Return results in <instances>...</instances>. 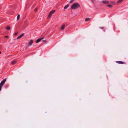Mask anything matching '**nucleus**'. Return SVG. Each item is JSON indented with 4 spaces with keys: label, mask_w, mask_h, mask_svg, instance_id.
<instances>
[{
    "label": "nucleus",
    "mask_w": 128,
    "mask_h": 128,
    "mask_svg": "<svg viewBox=\"0 0 128 128\" xmlns=\"http://www.w3.org/2000/svg\"><path fill=\"white\" fill-rule=\"evenodd\" d=\"M6 81V78L4 79L1 82H0V90H1L2 88V86L4 84L5 82Z\"/></svg>",
    "instance_id": "7ed1b4c3"
},
{
    "label": "nucleus",
    "mask_w": 128,
    "mask_h": 128,
    "mask_svg": "<svg viewBox=\"0 0 128 128\" xmlns=\"http://www.w3.org/2000/svg\"><path fill=\"white\" fill-rule=\"evenodd\" d=\"M43 42H46V41L45 40H43Z\"/></svg>",
    "instance_id": "6ab92c4d"
},
{
    "label": "nucleus",
    "mask_w": 128,
    "mask_h": 128,
    "mask_svg": "<svg viewBox=\"0 0 128 128\" xmlns=\"http://www.w3.org/2000/svg\"><path fill=\"white\" fill-rule=\"evenodd\" d=\"M6 29L8 30H9L10 29V26H8L6 28Z\"/></svg>",
    "instance_id": "4468645a"
},
{
    "label": "nucleus",
    "mask_w": 128,
    "mask_h": 128,
    "mask_svg": "<svg viewBox=\"0 0 128 128\" xmlns=\"http://www.w3.org/2000/svg\"><path fill=\"white\" fill-rule=\"evenodd\" d=\"M38 10V8H36L34 10V12H36Z\"/></svg>",
    "instance_id": "2eb2a0df"
},
{
    "label": "nucleus",
    "mask_w": 128,
    "mask_h": 128,
    "mask_svg": "<svg viewBox=\"0 0 128 128\" xmlns=\"http://www.w3.org/2000/svg\"><path fill=\"white\" fill-rule=\"evenodd\" d=\"M24 35V34H22L21 35L19 36H18L17 38V39H18L20 38H21V37H22Z\"/></svg>",
    "instance_id": "0eeeda50"
},
{
    "label": "nucleus",
    "mask_w": 128,
    "mask_h": 128,
    "mask_svg": "<svg viewBox=\"0 0 128 128\" xmlns=\"http://www.w3.org/2000/svg\"><path fill=\"white\" fill-rule=\"evenodd\" d=\"M90 19V18H88L86 19L85 20L86 21H88Z\"/></svg>",
    "instance_id": "ddd939ff"
},
{
    "label": "nucleus",
    "mask_w": 128,
    "mask_h": 128,
    "mask_svg": "<svg viewBox=\"0 0 128 128\" xmlns=\"http://www.w3.org/2000/svg\"><path fill=\"white\" fill-rule=\"evenodd\" d=\"M65 25L64 24L62 25V26L61 27V28L62 30H63L64 29Z\"/></svg>",
    "instance_id": "9d476101"
},
{
    "label": "nucleus",
    "mask_w": 128,
    "mask_h": 128,
    "mask_svg": "<svg viewBox=\"0 0 128 128\" xmlns=\"http://www.w3.org/2000/svg\"><path fill=\"white\" fill-rule=\"evenodd\" d=\"M55 11V10H52L50 11L49 14L48 15V17H50L52 15V14H53L54 12Z\"/></svg>",
    "instance_id": "20e7f679"
},
{
    "label": "nucleus",
    "mask_w": 128,
    "mask_h": 128,
    "mask_svg": "<svg viewBox=\"0 0 128 128\" xmlns=\"http://www.w3.org/2000/svg\"><path fill=\"white\" fill-rule=\"evenodd\" d=\"M122 0H102V2L104 4H107L109 8H112L114 5L118 4L122 2Z\"/></svg>",
    "instance_id": "f257e3e1"
},
{
    "label": "nucleus",
    "mask_w": 128,
    "mask_h": 128,
    "mask_svg": "<svg viewBox=\"0 0 128 128\" xmlns=\"http://www.w3.org/2000/svg\"><path fill=\"white\" fill-rule=\"evenodd\" d=\"M4 37H6V38H8V36H4Z\"/></svg>",
    "instance_id": "a211bd4d"
},
{
    "label": "nucleus",
    "mask_w": 128,
    "mask_h": 128,
    "mask_svg": "<svg viewBox=\"0 0 128 128\" xmlns=\"http://www.w3.org/2000/svg\"><path fill=\"white\" fill-rule=\"evenodd\" d=\"M73 1H74V0H71V1L70 2V3H72L73 2Z\"/></svg>",
    "instance_id": "dca6fc26"
},
{
    "label": "nucleus",
    "mask_w": 128,
    "mask_h": 128,
    "mask_svg": "<svg viewBox=\"0 0 128 128\" xmlns=\"http://www.w3.org/2000/svg\"><path fill=\"white\" fill-rule=\"evenodd\" d=\"M20 18V14H18L17 16V20H19Z\"/></svg>",
    "instance_id": "f8f14e48"
},
{
    "label": "nucleus",
    "mask_w": 128,
    "mask_h": 128,
    "mask_svg": "<svg viewBox=\"0 0 128 128\" xmlns=\"http://www.w3.org/2000/svg\"><path fill=\"white\" fill-rule=\"evenodd\" d=\"M16 61L15 60H14L13 61H12V65H14L16 63Z\"/></svg>",
    "instance_id": "1a4fd4ad"
},
{
    "label": "nucleus",
    "mask_w": 128,
    "mask_h": 128,
    "mask_svg": "<svg viewBox=\"0 0 128 128\" xmlns=\"http://www.w3.org/2000/svg\"><path fill=\"white\" fill-rule=\"evenodd\" d=\"M116 63L120 64H124V62H123L120 61H117Z\"/></svg>",
    "instance_id": "6e6552de"
},
{
    "label": "nucleus",
    "mask_w": 128,
    "mask_h": 128,
    "mask_svg": "<svg viewBox=\"0 0 128 128\" xmlns=\"http://www.w3.org/2000/svg\"><path fill=\"white\" fill-rule=\"evenodd\" d=\"M33 43V41L32 40H30L29 43L28 44V46H31Z\"/></svg>",
    "instance_id": "423d86ee"
},
{
    "label": "nucleus",
    "mask_w": 128,
    "mask_h": 128,
    "mask_svg": "<svg viewBox=\"0 0 128 128\" xmlns=\"http://www.w3.org/2000/svg\"><path fill=\"white\" fill-rule=\"evenodd\" d=\"M18 32H16L15 33V35H16L18 34Z\"/></svg>",
    "instance_id": "f3484780"
},
{
    "label": "nucleus",
    "mask_w": 128,
    "mask_h": 128,
    "mask_svg": "<svg viewBox=\"0 0 128 128\" xmlns=\"http://www.w3.org/2000/svg\"><path fill=\"white\" fill-rule=\"evenodd\" d=\"M69 6L68 4H67L64 7V9H66Z\"/></svg>",
    "instance_id": "9b49d317"
},
{
    "label": "nucleus",
    "mask_w": 128,
    "mask_h": 128,
    "mask_svg": "<svg viewBox=\"0 0 128 128\" xmlns=\"http://www.w3.org/2000/svg\"><path fill=\"white\" fill-rule=\"evenodd\" d=\"M80 6V5L78 3H74L72 5L71 8L73 10L79 8Z\"/></svg>",
    "instance_id": "f03ea898"
},
{
    "label": "nucleus",
    "mask_w": 128,
    "mask_h": 128,
    "mask_svg": "<svg viewBox=\"0 0 128 128\" xmlns=\"http://www.w3.org/2000/svg\"><path fill=\"white\" fill-rule=\"evenodd\" d=\"M44 38V37H42L37 39L36 41V42L38 43Z\"/></svg>",
    "instance_id": "39448f33"
},
{
    "label": "nucleus",
    "mask_w": 128,
    "mask_h": 128,
    "mask_svg": "<svg viewBox=\"0 0 128 128\" xmlns=\"http://www.w3.org/2000/svg\"><path fill=\"white\" fill-rule=\"evenodd\" d=\"M92 2L93 3H94V2L92 0Z\"/></svg>",
    "instance_id": "aec40b11"
}]
</instances>
